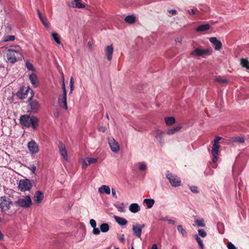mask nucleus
<instances>
[{"instance_id": "obj_41", "label": "nucleus", "mask_w": 249, "mask_h": 249, "mask_svg": "<svg viewBox=\"0 0 249 249\" xmlns=\"http://www.w3.org/2000/svg\"><path fill=\"white\" fill-rule=\"evenodd\" d=\"M73 7L83 8L85 7V5L84 4L81 3L80 1H78L75 2V6H73Z\"/></svg>"}, {"instance_id": "obj_14", "label": "nucleus", "mask_w": 249, "mask_h": 249, "mask_svg": "<svg viewBox=\"0 0 249 249\" xmlns=\"http://www.w3.org/2000/svg\"><path fill=\"white\" fill-rule=\"evenodd\" d=\"M210 41L214 46V49L215 50H220L222 48V43L220 40H218L216 37H212L209 39Z\"/></svg>"}, {"instance_id": "obj_23", "label": "nucleus", "mask_w": 249, "mask_h": 249, "mask_svg": "<svg viewBox=\"0 0 249 249\" xmlns=\"http://www.w3.org/2000/svg\"><path fill=\"white\" fill-rule=\"evenodd\" d=\"M136 20V17L133 15L127 16L124 18V21L126 23L131 24L134 23Z\"/></svg>"}, {"instance_id": "obj_18", "label": "nucleus", "mask_w": 249, "mask_h": 249, "mask_svg": "<svg viewBox=\"0 0 249 249\" xmlns=\"http://www.w3.org/2000/svg\"><path fill=\"white\" fill-rule=\"evenodd\" d=\"M29 79L31 83L34 86V87H37L38 86V80L37 75L32 73L29 75Z\"/></svg>"}, {"instance_id": "obj_20", "label": "nucleus", "mask_w": 249, "mask_h": 249, "mask_svg": "<svg viewBox=\"0 0 249 249\" xmlns=\"http://www.w3.org/2000/svg\"><path fill=\"white\" fill-rule=\"evenodd\" d=\"M211 25L209 24H201L198 26L196 29V31L197 32H202L206 31L209 30L211 28Z\"/></svg>"}, {"instance_id": "obj_51", "label": "nucleus", "mask_w": 249, "mask_h": 249, "mask_svg": "<svg viewBox=\"0 0 249 249\" xmlns=\"http://www.w3.org/2000/svg\"><path fill=\"white\" fill-rule=\"evenodd\" d=\"M88 164L89 163L87 162V160H84L82 163V168L84 169H86L88 167Z\"/></svg>"}, {"instance_id": "obj_37", "label": "nucleus", "mask_w": 249, "mask_h": 249, "mask_svg": "<svg viewBox=\"0 0 249 249\" xmlns=\"http://www.w3.org/2000/svg\"><path fill=\"white\" fill-rule=\"evenodd\" d=\"M195 223L196 225H198L199 227H204L205 226L204 220L203 219H201L200 220H196L195 221Z\"/></svg>"}, {"instance_id": "obj_56", "label": "nucleus", "mask_w": 249, "mask_h": 249, "mask_svg": "<svg viewBox=\"0 0 249 249\" xmlns=\"http://www.w3.org/2000/svg\"><path fill=\"white\" fill-rule=\"evenodd\" d=\"M169 224H174L175 223V222L174 220H172V219H169L168 218L167 219V220Z\"/></svg>"}, {"instance_id": "obj_42", "label": "nucleus", "mask_w": 249, "mask_h": 249, "mask_svg": "<svg viewBox=\"0 0 249 249\" xmlns=\"http://www.w3.org/2000/svg\"><path fill=\"white\" fill-rule=\"evenodd\" d=\"M60 153L61 155L65 159V160H68V155H67V151L66 149L61 151Z\"/></svg>"}, {"instance_id": "obj_25", "label": "nucleus", "mask_w": 249, "mask_h": 249, "mask_svg": "<svg viewBox=\"0 0 249 249\" xmlns=\"http://www.w3.org/2000/svg\"><path fill=\"white\" fill-rule=\"evenodd\" d=\"M143 202L146 204L148 208H151L153 207L155 200L153 199L146 198L144 199Z\"/></svg>"}, {"instance_id": "obj_52", "label": "nucleus", "mask_w": 249, "mask_h": 249, "mask_svg": "<svg viewBox=\"0 0 249 249\" xmlns=\"http://www.w3.org/2000/svg\"><path fill=\"white\" fill-rule=\"evenodd\" d=\"M98 130L102 132H105L106 130V128L105 126H99L98 127Z\"/></svg>"}, {"instance_id": "obj_63", "label": "nucleus", "mask_w": 249, "mask_h": 249, "mask_svg": "<svg viewBox=\"0 0 249 249\" xmlns=\"http://www.w3.org/2000/svg\"><path fill=\"white\" fill-rule=\"evenodd\" d=\"M119 240L121 242H124V238L122 237H121L119 238Z\"/></svg>"}, {"instance_id": "obj_53", "label": "nucleus", "mask_w": 249, "mask_h": 249, "mask_svg": "<svg viewBox=\"0 0 249 249\" xmlns=\"http://www.w3.org/2000/svg\"><path fill=\"white\" fill-rule=\"evenodd\" d=\"M70 83H71V91H70V92H71L73 90V81L72 77H71V78Z\"/></svg>"}, {"instance_id": "obj_35", "label": "nucleus", "mask_w": 249, "mask_h": 249, "mask_svg": "<svg viewBox=\"0 0 249 249\" xmlns=\"http://www.w3.org/2000/svg\"><path fill=\"white\" fill-rule=\"evenodd\" d=\"M214 81L221 84H228V81L227 79L222 78L221 77H217L214 79Z\"/></svg>"}, {"instance_id": "obj_49", "label": "nucleus", "mask_w": 249, "mask_h": 249, "mask_svg": "<svg viewBox=\"0 0 249 249\" xmlns=\"http://www.w3.org/2000/svg\"><path fill=\"white\" fill-rule=\"evenodd\" d=\"M191 191L194 193H198L197 187L196 186H192L190 187Z\"/></svg>"}, {"instance_id": "obj_6", "label": "nucleus", "mask_w": 249, "mask_h": 249, "mask_svg": "<svg viewBox=\"0 0 249 249\" xmlns=\"http://www.w3.org/2000/svg\"><path fill=\"white\" fill-rule=\"evenodd\" d=\"M30 103L27 106L28 112L31 114H35L39 111L40 105L36 100H28Z\"/></svg>"}, {"instance_id": "obj_54", "label": "nucleus", "mask_w": 249, "mask_h": 249, "mask_svg": "<svg viewBox=\"0 0 249 249\" xmlns=\"http://www.w3.org/2000/svg\"><path fill=\"white\" fill-rule=\"evenodd\" d=\"M111 193L112 196L116 198H117V195H116V190L114 188H112L111 189Z\"/></svg>"}, {"instance_id": "obj_34", "label": "nucleus", "mask_w": 249, "mask_h": 249, "mask_svg": "<svg viewBox=\"0 0 249 249\" xmlns=\"http://www.w3.org/2000/svg\"><path fill=\"white\" fill-rule=\"evenodd\" d=\"M52 36L53 39L55 41V42L57 44H60L61 42L60 40L59 37L58 36V35L56 33H53L52 34Z\"/></svg>"}, {"instance_id": "obj_29", "label": "nucleus", "mask_w": 249, "mask_h": 249, "mask_svg": "<svg viewBox=\"0 0 249 249\" xmlns=\"http://www.w3.org/2000/svg\"><path fill=\"white\" fill-rule=\"evenodd\" d=\"M240 64L243 67L249 69V61L247 59H241Z\"/></svg>"}, {"instance_id": "obj_9", "label": "nucleus", "mask_w": 249, "mask_h": 249, "mask_svg": "<svg viewBox=\"0 0 249 249\" xmlns=\"http://www.w3.org/2000/svg\"><path fill=\"white\" fill-rule=\"evenodd\" d=\"M12 203L10 199L6 196H2L0 198V208L2 210L8 211L9 210Z\"/></svg>"}, {"instance_id": "obj_15", "label": "nucleus", "mask_w": 249, "mask_h": 249, "mask_svg": "<svg viewBox=\"0 0 249 249\" xmlns=\"http://www.w3.org/2000/svg\"><path fill=\"white\" fill-rule=\"evenodd\" d=\"M44 198L43 194L40 191H37L35 193L34 196L35 201L36 204H40Z\"/></svg>"}, {"instance_id": "obj_8", "label": "nucleus", "mask_w": 249, "mask_h": 249, "mask_svg": "<svg viewBox=\"0 0 249 249\" xmlns=\"http://www.w3.org/2000/svg\"><path fill=\"white\" fill-rule=\"evenodd\" d=\"M32 187L31 181L27 178L20 180L18 184L19 190L22 192L29 191L32 188Z\"/></svg>"}, {"instance_id": "obj_44", "label": "nucleus", "mask_w": 249, "mask_h": 249, "mask_svg": "<svg viewBox=\"0 0 249 249\" xmlns=\"http://www.w3.org/2000/svg\"><path fill=\"white\" fill-rule=\"evenodd\" d=\"M58 147L60 152L66 149L65 145L62 142H59Z\"/></svg>"}, {"instance_id": "obj_28", "label": "nucleus", "mask_w": 249, "mask_h": 249, "mask_svg": "<svg viewBox=\"0 0 249 249\" xmlns=\"http://www.w3.org/2000/svg\"><path fill=\"white\" fill-rule=\"evenodd\" d=\"M181 128V127L180 126H177L172 129L168 130L167 133L168 135H172L180 130Z\"/></svg>"}, {"instance_id": "obj_48", "label": "nucleus", "mask_w": 249, "mask_h": 249, "mask_svg": "<svg viewBox=\"0 0 249 249\" xmlns=\"http://www.w3.org/2000/svg\"><path fill=\"white\" fill-rule=\"evenodd\" d=\"M90 226L93 228H94L96 227V222L95 220L91 219L89 221Z\"/></svg>"}, {"instance_id": "obj_2", "label": "nucleus", "mask_w": 249, "mask_h": 249, "mask_svg": "<svg viewBox=\"0 0 249 249\" xmlns=\"http://www.w3.org/2000/svg\"><path fill=\"white\" fill-rule=\"evenodd\" d=\"M6 56L8 61L12 63L17 62L22 58V54L19 49L18 50L13 49L8 50Z\"/></svg>"}, {"instance_id": "obj_17", "label": "nucleus", "mask_w": 249, "mask_h": 249, "mask_svg": "<svg viewBox=\"0 0 249 249\" xmlns=\"http://www.w3.org/2000/svg\"><path fill=\"white\" fill-rule=\"evenodd\" d=\"M113 47L112 45L107 46L106 49V55L108 61H110L112 57Z\"/></svg>"}, {"instance_id": "obj_22", "label": "nucleus", "mask_w": 249, "mask_h": 249, "mask_svg": "<svg viewBox=\"0 0 249 249\" xmlns=\"http://www.w3.org/2000/svg\"><path fill=\"white\" fill-rule=\"evenodd\" d=\"M129 210L132 213H136L140 211V207L137 203H132L129 207Z\"/></svg>"}, {"instance_id": "obj_61", "label": "nucleus", "mask_w": 249, "mask_h": 249, "mask_svg": "<svg viewBox=\"0 0 249 249\" xmlns=\"http://www.w3.org/2000/svg\"><path fill=\"white\" fill-rule=\"evenodd\" d=\"M36 170V167L33 165V167H32V168H31V171L32 172L34 173L35 172V171Z\"/></svg>"}, {"instance_id": "obj_7", "label": "nucleus", "mask_w": 249, "mask_h": 249, "mask_svg": "<svg viewBox=\"0 0 249 249\" xmlns=\"http://www.w3.org/2000/svg\"><path fill=\"white\" fill-rule=\"evenodd\" d=\"M166 177L169 181L171 185L174 187L179 186L181 184V180L177 176L173 175L167 171Z\"/></svg>"}, {"instance_id": "obj_19", "label": "nucleus", "mask_w": 249, "mask_h": 249, "mask_svg": "<svg viewBox=\"0 0 249 249\" xmlns=\"http://www.w3.org/2000/svg\"><path fill=\"white\" fill-rule=\"evenodd\" d=\"M36 11H37V14L38 15L40 21H41V22L42 23V24H43V25L46 28H48L49 24H48L47 19L46 17L43 16L42 15L40 11H39V10L38 9H36Z\"/></svg>"}, {"instance_id": "obj_30", "label": "nucleus", "mask_w": 249, "mask_h": 249, "mask_svg": "<svg viewBox=\"0 0 249 249\" xmlns=\"http://www.w3.org/2000/svg\"><path fill=\"white\" fill-rule=\"evenodd\" d=\"M194 237L195 239L196 240V241L198 243V244L201 249H203L204 248V245L202 242V240L201 239V238L199 237V236L197 234H195L194 235Z\"/></svg>"}, {"instance_id": "obj_55", "label": "nucleus", "mask_w": 249, "mask_h": 249, "mask_svg": "<svg viewBox=\"0 0 249 249\" xmlns=\"http://www.w3.org/2000/svg\"><path fill=\"white\" fill-rule=\"evenodd\" d=\"M188 11L190 14L195 15L196 14V11L194 9H191V10H188Z\"/></svg>"}, {"instance_id": "obj_16", "label": "nucleus", "mask_w": 249, "mask_h": 249, "mask_svg": "<svg viewBox=\"0 0 249 249\" xmlns=\"http://www.w3.org/2000/svg\"><path fill=\"white\" fill-rule=\"evenodd\" d=\"M133 234L138 238H141L142 230L141 229L138 224L133 225L132 227Z\"/></svg>"}, {"instance_id": "obj_13", "label": "nucleus", "mask_w": 249, "mask_h": 249, "mask_svg": "<svg viewBox=\"0 0 249 249\" xmlns=\"http://www.w3.org/2000/svg\"><path fill=\"white\" fill-rule=\"evenodd\" d=\"M222 139V138L219 136H216L214 139V143L212 147V153L218 154L220 145L219 144V141Z\"/></svg>"}, {"instance_id": "obj_40", "label": "nucleus", "mask_w": 249, "mask_h": 249, "mask_svg": "<svg viewBox=\"0 0 249 249\" xmlns=\"http://www.w3.org/2000/svg\"><path fill=\"white\" fill-rule=\"evenodd\" d=\"M26 67L29 70H30L32 71H35V69L34 68L32 64H31V63H30L28 61L26 62Z\"/></svg>"}, {"instance_id": "obj_59", "label": "nucleus", "mask_w": 249, "mask_h": 249, "mask_svg": "<svg viewBox=\"0 0 249 249\" xmlns=\"http://www.w3.org/2000/svg\"><path fill=\"white\" fill-rule=\"evenodd\" d=\"M3 239H4L3 234L2 233V232L0 231V240H3Z\"/></svg>"}, {"instance_id": "obj_5", "label": "nucleus", "mask_w": 249, "mask_h": 249, "mask_svg": "<svg viewBox=\"0 0 249 249\" xmlns=\"http://www.w3.org/2000/svg\"><path fill=\"white\" fill-rule=\"evenodd\" d=\"M63 94L62 95L59 96L58 97V105L59 106L64 108L65 110L68 109V106L67 104V91L65 86L64 82L62 84Z\"/></svg>"}, {"instance_id": "obj_12", "label": "nucleus", "mask_w": 249, "mask_h": 249, "mask_svg": "<svg viewBox=\"0 0 249 249\" xmlns=\"http://www.w3.org/2000/svg\"><path fill=\"white\" fill-rule=\"evenodd\" d=\"M28 148L32 154H36L39 151L38 145L34 141H31L28 143Z\"/></svg>"}, {"instance_id": "obj_45", "label": "nucleus", "mask_w": 249, "mask_h": 249, "mask_svg": "<svg viewBox=\"0 0 249 249\" xmlns=\"http://www.w3.org/2000/svg\"><path fill=\"white\" fill-rule=\"evenodd\" d=\"M213 155L212 160L214 163H216L218 160V154H215L214 153H212Z\"/></svg>"}, {"instance_id": "obj_43", "label": "nucleus", "mask_w": 249, "mask_h": 249, "mask_svg": "<svg viewBox=\"0 0 249 249\" xmlns=\"http://www.w3.org/2000/svg\"><path fill=\"white\" fill-rule=\"evenodd\" d=\"M199 235L202 237H205L207 235L206 232L203 229H199L198 230Z\"/></svg>"}, {"instance_id": "obj_24", "label": "nucleus", "mask_w": 249, "mask_h": 249, "mask_svg": "<svg viewBox=\"0 0 249 249\" xmlns=\"http://www.w3.org/2000/svg\"><path fill=\"white\" fill-rule=\"evenodd\" d=\"M114 219L115 221L120 225L124 226L125 225L127 221L124 218L117 216H114Z\"/></svg>"}, {"instance_id": "obj_26", "label": "nucleus", "mask_w": 249, "mask_h": 249, "mask_svg": "<svg viewBox=\"0 0 249 249\" xmlns=\"http://www.w3.org/2000/svg\"><path fill=\"white\" fill-rule=\"evenodd\" d=\"M164 120L166 124L168 125H172L175 123V119L174 117H166Z\"/></svg>"}, {"instance_id": "obj_32", "label": "nucleus", "mask_w": 249, "mask_h": 249, "mask_svg": "<svg viewBox=\"0 0 249 249\" xmlns=\"http://www.w3.org/2000/svg\"><path fill=\"white\" fill-rule=\"evenodd\" d=\"M15 39V36H4L2 40L4 42L13 41Z\"/></svg>"}, {"instance_id": "obj_58", "label": "nucleus", "mask_w": 249, "mask_h": 249, "mask_svg": "<svg viewBox=\"0 0 249 249\" xmlns=\"http://www.w3.org/2000/svg\"><path fill=\"white\" fill-rule=\"evenodd\" d=\"M168 219V216L161 217L160 218V220L161 221H167Z\"/></svg>"}, {"instance_id": "obj_33", "label": "nucleus", "mask_w": 249, "mask_h": 249, "mask_svg": "<svg viewBox=\"0 0 249 249\" xmlns=\"http://www.w3.org/2000/svg\"><path fill=\"white\" fill-rule=\"evenodd\" d=\"M109 229V227L107 223H103L100 225V230L103 232H107Z\"/></svg>"}, {"instance_id": "obj_10", "label": "nucleus", "mask_w": 249, "mask_h": 249, "mask_svg": "<svg viewBox=\"0 0 249 249\" xmlns=\"http://www.w3.org/2000/svg\"><path fill=\"white\" fill-rule=\"evenodd\" d=\"M190 54L196 56H204L205 55L210 54V51L209 49H201L197 48L192 52Z\"/></svg>"}, {"instance_id": "obj_36", "label": "nucleus", "mask_w": 249, "mask_h": 249, "mask_svg": "<svg viewBox=\"0 0 249 249\" xmlns=\"http://www.w3.org/2000/svg\"><path fill=\"white\" fill-rule=\"evenodd\" d=\"M244 138L243 137H236L232 138L233 142H238L239 143H243L244 142Z\"/></svg>"}, {"instance_id": "obj_57", "label": "nucleus", "mask_w": 249, "mask_h": 249, "mask_svg": "<svg viewBox=\"0 0 249 249\" xmlns=\"http://www.w3.org/2000/svg\"><path fill=\"white\" fill-rule=\"evenodd\" d=\"M168 12L169 13H171L172 15H175L177 13L176 10L174 9L170 10Z\"/></svg>"}, {"instance_id": "obj_31", "label": "nucleus", "mask_w": 249, "mask_h": 249, "mask_svg": "<svg viewBox=\"0 0 249 249\" xmlns=\"http://www.w3.org/2000/svg\"><path fill=\"white\" fill-rule=\"evenodd\" d=\"M177 229L178 231L182 234L183 236L186 237L187 236V232L186 230L183 229L182 226H178Z\"/></svg>"}, {"instance_id": "obj_62", "label": "nucleus", "mask_w": 249, "mask_h": 249, "mask_svg": "<svg viewBox=\"0 0 249 249\" xmlns=\"http://www.w3.org/2000/svg\"><path fill=\"white\" fill-rule=\"evenodd\" d=\"M139 227H140V228H141V229L142 230L145 227V225L144 224H142V225L139 224Z\"/></svg>"}, {"instance_id": "obj_11", "label": "nucleus", "mask_w": 249, "mask_h": 249, "mask_svg": "<svg viewBox=\"0 0 249 249\" xmlns=\"http://www.w3.org/2000/svg\"><path fill=\"white\" fill-rule=\"evenodd\" d=\"M108 141L111 150L115 153H118L120 150V146L118 143L113 138H108Z\"/></svg>"}, {"instance_id": "obj_27", "label": "nucleus", "mask_w": 249, "mask_h": 249, "mask_svg": "<svg viewBox=\"0 0 249 249\" xmlns=\"http://www.w3.org/2000/svg\"><path fill=\"white\" fill-rule=\"evenodd\" d=\"M163 135H164V133L163 132L160 131V130H158L156 132V133L155 135V138L158 142H161L162 140Z\"/></svg>"}, {"instance_id": "obj_46", "label": "nucleus", "mask_w": 249, "mask_h": 249, "mask_svg": "<svg viewBox=\"0 0 249 249\" xmlns=\"http://www.w3.org/2000/svg\"><path fill=\"white\" fill-rule=\"evenodd\" d=\"M139 169L140 171H144L146 169V165L144 163H141Z\"/></svg>"}, {"instance_id": "obj_39", "label": "nucleus", "mask_w": 249, "mask_h": 249, "mask_svg": "<svg viewBox=\"0 0 249 249\" xmlns=\"http://www.w3.org/2000/svg\"><path fill=\"white\" fill-rule=\"evenodd\" d=\"M86 160L88 162L89 164H91L96 162L97 161V159L88 157L86 159Z\"/></svg>"}, {"instance_id": "obj_50", "label": "nucleus", "mask_w": 249, "mask_h": 249, "mask_svg": "<svg viewBox=\"0 0 249 249\" xmlns=\"http://www.w3.org/2000/svg\"><path fill=\"white\" fill-rule=\"evenodd\" d=\"M100 230L98 228H96V227L93 228V233L94 234H98L100 233Z\"/></svg>"}, {"instance_id": "obj_47", "label": "nucleus", "mask_w": 249, "mask_h": 249, "mask_svg": "<svg viewBox=\"0 0 249 249\" xmlns=\"http://www.w3.org/2000/svg\"><path fill=\"white\" fill-rule=\"evenodd\" d=\"M228 249H237L236 247L231 242H228L227 245Z\"/></svg>"}, {"instance_id": "obj_38", "label": "nucleus", "mask_w": 249, "mask_h": 249, "mask_svg": "<svg viewBox=\"0 0 249 249\" xmlns=\"http://www.w3.org/2000/svg\"><path fill=\"white\" fill-rule=\"evenodd\" d=\"M217 228L219 231V232L222 234L224 233V225L221 222H218L217 223Z\"/></svg>"}, {"instance_id": "obj_60", "label": "nucleus", "mask_w": 249, "mask_h": 249, "mask_svg": "<svg viewBox=\"0 0 249 249\" xmlns=\"http://www.w3.org/2000/svg\"><path fill=\"white\" fill-rule=\"evenodd\" d=\"M151 249H158L157 245L156 244H153Z\"/></svg>"}, {"instance_id": "obj_3", "label": "nucleus", "mask_w": 249, "mask_h": 249, "mask_svg": "<svg viewBox=\"0 0 249 249\" xmlns=\"http://www.w3.org/2000/svg\"><path fill=\"white\" fill-rule=\"evenodd\" d=\"M15 204L22 208L28 209L32 205L33 202L30 196L28 195L18 198Z\"/></svg>"}, {"instance_id": "obj_1", "label": "nucleus", "mask_w": 249, "mask_h": 249, "mask_svg": "<svg viewBox=\"0 0 249 249\" xmlns=\"http://www.w3.org/2000/svg\"><path fill=\"white\" fill-rule=\"evenodd\" d=\"M20 123L22 126L29 127H32L34 130H36L39 124V119L35 116H30L25 114L20 116Z\"/></svg>"}, {"instance_id": "obj_64", "label": "nucleus", "mask_w": 249, "mask_h": 249, "mask_svg": "<svg viewBox=\"0 0 249 249\" xmlns=\"http://www.w3.org/2000/svg\"><path fill=\"white\" fill-rule=\"evenodd\" d=\"M54 116L56 117H58L59 116V113H56L54 114Z\"/></svg>"}, {"instance_id": "obj_4", "label": "nucleus", "mask_w": 249, "mask_h": 249, "mask_svg": "<svg viewBox=\"0 0 249 249\" xmlns=\"http://www.w3.org/2000/svg\"><path fill=\"white\" fill-rule=\"evenodd\" d=\"M30 96L28 97V100H31L33 96V90L29 87H22L17 92V97L20 99H24L27 98L29 93Z\"/></svg>"}, {"instance_id": "obj_21", "label": "nucleus", "mask_w": 249, "mask_h": 249, "mask_svg": "<svg viewBox=\"0 0 249 249\" xmlns=\"http://www.w3.org/2000/svg\"><path fill=\"white\" fill-rule=\"evenodd\" d=\"M98 191L101 194L109 195L110 193V189L109 186L104 185L98 189Z\"/></svg>"}]
</instances>
